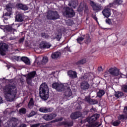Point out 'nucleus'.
Instances as JSON below:
<instances>
[{
	"instance_id": "nucleus-32",
	"label": "nucleus",
	"mask_w": 127,
	"mask_h": 127,
	"mask_svg": "<svg viewBox=\"0 0 127 127\" xmlns=\"http://www.w3.org/2000/svg\"><path fill=\"white\" fill-rule=\"evenodd\" d=\"M55 37L57 41H60V40L62 37V32L58 31L55 34Z\"/></svg>"
},
{
	"instance_id": "nucleus-25",
	"label": "nucleus",
	"mask_w": 127,
	"mask_h": 127,
	"mask_svg": "<svg viewBox=\"0 0 127 127\" xmlns=\"http://www.w3.org/2000/svg\"><path fill=\"white\" fill-rule=\"evenodd\" d=\"M13 7V4L11 3H8L5 5V9L7 11H10L12 12V8Z\"/></svg>"
},
{
	"instance_id": "nucleus-56",
	"label": "nucleus",
	"mask_w": 127,
	"mask_h": 127,
	"mask_svg": "<svg viewBox=\"0 0 127 127\" xmlns=\"http://www.w3.org/2000/svg\"><path fill=\"white\" fill-rule=\"evenodd\" d=\"M123 112L124 114H127V107L124 108Z\"/></svg>"
},
{
	"instance_id": "nucleus-50",
	"label": "nucleus",
	"mask_w": 127,
	"mask_h": 127,
	"mask_svg": "<svg viewBox=\"0 0 127 127\" xmlns=\"http://www.w3.org/2000/svg\"><path fill=\"white\" fill-rule=\"evenodd\" d=\"M5 52L4 51H3L2 50H0V55H1L2 56H5L6 54H5Z\"/></svg>"
},
{
	"instance_id": "nucleus-23",
	"label": "nucleus",
	"mask_w": 127,
	"mask_h": 127,
	"mask_svg": "<svg viewBox=\"0 0 127 127\" xmlns=\"http://www.w3.org/2000/svg\"><path fill=\"white\" fill-rule=\"evenodd\" d=\"M21 61L24 62L26 65H30V60L27 57H22L20 58Z\"/></svg>"
},
{
	"instance_id": "nucleus-15",
	"label": "nucleus",
	"mask_w": 127,
	"mask_h": 127,
	"mask_svg": "<svg viewBox=\"0 0 127 127\" xmlns=\"http://www.w3.org/2000/svg\"><path fill=\"white\" fill-rule=\"evenodd\" d=\"M111 9L109 8H104L102 11V13L105 16V17H106L107 18H109L110 16H111L112 13H111Z\"/></svg>"
},
{
	"instance_id": "nucleus-46",
	"label": "nucleus",
	"mask_w": 127,
	"mask_h": 127,
	"mask_svg": "<svg viewBox=\"0 0 127 127\" xmlns=\"http://www.w3.org/2000/svg\"><path fill=\"white\" fill-rule=\"evenodd\" d=\"M83 10H84V6L80 5L77 8V11H78V12H82Z\"/></svg>"
},
{
	"instance_id": "nucleus-19",
	"label": "nucleus",
	"mask_w": 127,
	"mask_h": 127,
	"mask_svg": "<svg viewBox=\"0 0 127 127\" xmlns=\"http://www.w3.org/2000/svg\"><path fill=\"white\" fill-rule=\"evenodd\" d=\"M80 117H81V113H80V112L72 113L70 115L71 120H77V119H78Z\"/></svg>"
},
{
	"instance_id": "nucleus-53",
	"label": "nucleus",
	"mask_w": 127,
	"mask_h": 127,
	"mask_svg": "<svg viewBox=\"0 0 127 127\" xmlns=\"http://www.w3.org/2000/svg\"><path fill=\"white\" fill-rule=\"evenodd\" d=\"M91 17H92L93 19H95L96 21H98V18L96 16V15L92 14L91 15Z\"/></svg>"
},
{
	"instance_id": "nucleus-20",
	"label": "nucleus",
	"mask_w": 127,
	"mask_h": 127,
	"mask_svg": "<svg viewBox=\"0 0 127 127\" xmlns=\"http://www.w3.org/2000/svg\"><path fill=\"white\" fill-rule=\"evenodd\" d=\"M0 50H2L3 51H7L8 50V45L5 43H0Z\"/></svg>"
},
{
	"instance_id": "nucleus-48",
	"label": "nucleus",
	"mask_w": 127,
	"mask_h": 127,
	"mask_svg": "<svg viewBox=\"0 0 127 127\" xmlns=\"http://www.w3.org/2000/svg\"><path fill=\"white\" fill-rule=\"evenodd\" d=\"M106 22L107 23V24L111 25L112 24V20H111V19L107 18L106 19Z\"/></svg>"
},
{
	"instance_id": "nucleus-12",
	"label": "nucleus",
	"mask_w": 127,
	"mask_h": 127,
	"mask_svg": "<svg viewBox=\"0 0 127 127\" xmlns=\"http://www.w3.org/2000/svg\"><path fill=\"white\" fill-rule=\"evenodd\" d=\"M24 20V14L21 12H18L15 16V21L17 22H22Z\"/></svg>"
},
{
	"instance_id": "nucleus-55",
	"label": "nucleus",
	"mask_w": 127,
	"mask_h": 127,
	"mask_svg": "<svg viewBox=\"0 0 127 127\" xmlns=\"http://www.w3.org/2000/svg\"><path fill=\"white\" fill-rule=\"evenodd\" d=\"M39 126H40V124L38 123V124L32 125L31 126V127H39Z\"/></svg>"
},
{
	"instance_id": "nucleus-33",
	"label": "nucleus",
	"mask_w": 127,
	"mask_h": 127,
	"mask_svg": "<svg viewBox=\"0 0 127 127\" xmlns=\"http://www.w3.org/2000/svg\"><path fill=\"white\" fill-rule=\"evenodd\" d=\"M97 97L98 98H102L104 95H105V90L100 89L99 92H97Z\"/></svg>"
},
{
	"instance_id": "nucleus-8",
	"label": "nucleus",
	"mask_w": 127,
	"mask_h": 127,
	"mask_svg": "<svg viewBox=\"0 0 127 127\" xmlns=\"http://www.w3.org/2000/svg\"><path fill=\"white\" fill-rule=\"evenodd\" d=\"M124 0H115L112 3H110L107 5L108 7H112L113 8H117L119 5L122 4Z\"/></svg>"
},
{
	"instance_id": "nucleus-2",
	"label": "nucleus",
	"mask_w": 127,
	"mask_h": 127,
	"mask_svg": "<svg viewBox=\"0 0 127 127\" xmlns=\"http://www.w3.org/2000/svg\"><path fill=\"white\" fill-rule=\"evenodd\" d=\"M39 96L42 100L46 101L49 98V88L46 83H42L39 88Z\"/></svg>"
},
{
	"instance_id": "nucleus-49",
	"label": "nucleus",
	"mask_w": 127,
	"mask_h": 127,
	"mask_svg": "<svg viewBox=\"0 0 127 127\" xmlns=\"http://www.w3.org/2000/svg\"><path fill=\"white\" fill-rule=\"evenodd\" d=\"M93 117H94V119H95V120H98V119H99V118H100V114H94Z\"/></svg>"
},
{
	"instance_id": "nucleus-14",
	"label": "nucleus",
	"mask_w": 127,
	"mask_h": 127,
	"mask_svg": "<svg viewBox=\"0 0 127 127\" xmlns=\"http://www.w3.org/2000/svg\"><path fill=\"white\" fill-rule=\"evenodd\" d=\"M67 75L69 78H70L71 79H76V78H78L77 72H76V71L69 70L67 71Z\"/></svg>"
},
{
	"instance_id": "nucleus-62",
	"label": "nucleus",
	"mask_w": 127,
	"mask_h": 127,
	"mask_svg": "<svg viewBox=\"0 0 127 127\" xmlns=\"http://www.w3.org/2000/svg\"><path fill=\"white\" fill-rule=\"evenodd\" d=\"M125 76H126V75H125V74H122L121 75V77H122V78H127V77H125Z\"/></svg>"
},
{
	"instance_id": "nucleus-58",
	"label": "nucleus",
	"mask_w": 127,
	"mask_h": 127,
	"mask_svg": "<svg viewBox=\"0 0 127 127\" xmlns=\"http://www.w3.org/2000/svg\"><path fill=\"white\" fill-rule=\"evenodd\" d=\"M40 127H48V125H41L40 126Z\"/></svg>"
},
{
	"instance_id": "nucleus-45",
	"label": "nucleus",
	"mask_w": 127,
	"mask_h": 127,
	"mask_svg": "<svg viewBox=\"0 0 127 127\" xmlns=\"http://www.w3.org/2000/svg\"><path fill=\"white\" fill-rule=\"evenodd\" d=\"M90 4L92 6L93 9H94V8L95 7V6L97 5V3H96L95 2H94V1L91 0L90 2Z\"/></svg>"
},
{
	"instance_id": "nucleus-54",
	"label": "nucleus",
	"mask_w": 127,
	"mask_h": 127,
	"mask_svg": "<svg viewBox=\"0 0 127 127\" xmlns=\"http://www.w3.org/2000/svg\"><path fill=\"white\" fill-rule=\"evenodd\" d=\"M24 39H25L24 37L20 38L18 41L19 43H23V42L24 41Z\"/></svg>"
},
{
	"instance_id": "nucleus-17",
	"label": "nucleus",
	"mask_w": 127,
	"mask_h": 127,
	"mask_svg": "<svg viewBox=\"0 0 127 127\" xmlns=\"http://www.w3.org/2000/svg\"><path fill=\"white\" fill-rule=\"evenodd\" d=\"M13 25H9L6 26L4 28V29H5V30H6L7 32L13 33L14 31H16V29L13 28Z\"/></svg>"
},
{
	"instance_id": "nucleus-63",
	"label": "nucleus",
	"mask_w": 127,
	"mask_h": 127,
	"mask_svg": "<svg viewBox=\"0 0 127 127\" xmlns=\"http://www.w3.org/2000/svg\"><path fill=\"white\" fill-rule=\"evenodd\" d=\"M14 38L12 37H10V40H14Z\"/></svg>"
},
{
	"instance_id": "nucleus-26",
	"label": "nucleus",
	"mask_w": 127,
	"mask_h": 127,
	"mask_svg": "<svg viewBox=\"0 0 127 127\" xmlns=\"http://www.w3.org/2000/svg\"><path fill=\"white\" fill-rule=\"evenodd\" d=\"M14 120L12 122L11 125H8V127H17L18 125V120L15 118H14Z\"/></svg>"
},
{
	"instance_id": "nucleus-61",
	"label": "nucleus",
	"mask_w": 127,
	"mask_h": 127,
	"mask_svg": "<svg viewBox=\"0 0 127 127\" xmlns=\"http://www.w3.org/2000/svg\"><path fill=\"white\" fill-rule=\"evenodd\" d=\"M2 103V98L0 96V104Z\"/></svg>"
},
{
	"instance_id": "nucleus-44",
	"label": "nucleus",
	"mask_w": 127,
	"mask_h": 127,
	"mask_svg": "<svg viewBox=\"0 0 127 127\" xmlns=\"http://www.w3.org/2000/svg\"><path fill=\"white\" fill-rule=\"evenodd\" d=\"M98 100L97 99H91L90 105H97Z\"/></svg>"
},
{
	"instance_id": "nucleus-4",
	"label": "nucleus",
	"mask_w": 127,
	"mask_h": 127,
	"mask_svg": "<svg viewBox=\"0 0 127 127\" xmlns=\"http://www.w3.org/2000/svg\"><path fill=\"white\" fill-rule=\"evenodd\" d=\"M47 19L56 20L60 18V15L57 11H50L47 15Z\"/></svg>"
},
{
	"instance_id": "nucleus-6",
	"label": "nucleus",
	"mask_w": 127,
	"mask_h": 127,
	"mask_svg": "<svg viewBox=\"0 0 127 127\" xmlns=\"http://www.w3.org/2000/svg\"><path fill=\"white\" fill-rule=\"evenodd\" d=\"M66 87L62 84H59L58 83H54L52 84V88L55 89L58 92H63V91H65Z\"/></svg>"
},
{
	"instance_id": "nucleus-5",
	"label": "nucleus",
	"mask_w": 127,
	"mask_h": 127,
	"mask_svg": "<svg viewBox=\"0 0 127 127\" xmlns=\"http://www.w3.org/2000/svg\"><path fill=\"white\" fill-rule=\"evenodd\" d=\"M36 75V71H31L27 74L26 82L29 86H32V79H33Z\"/></svg>"
},
{
	"instance_id": "nucleus-38",
	"label": "nucleus",
	"mask_w": 127,
	"mask_h": 127,
	"mask_svg": "<svg viewBox=\"0 0 127 127\" xmlns=\"http://www.w3.org/2000/svg\"><path fill=\"white\" fill-rule=\"evenodd\" d=\"M115 96L116 98L119 99L120 97H123V96H124V93L123 92L118 91V92L116 93Z\"/></svg>"
},
{
	"instance_id": "nucleus-28",
	"label": "nucleus",
	"mask_w": 127,
	"mask_h": 127,
	"mask_svg": "<svg viewBox=\"0 0 127 127\" xmlns=\"http://www.w3.org/2000/svg\"><path fill=\"white\" fill-rule=\"evenodd\" d=\"M118 119L119 121H121L122 122H125L127 120V115H125L124 114L119 115Z\"/></svg>"
},
{
	"instance_id": "nucleus-34",
	"label": "nucleus",
	"mask_w": 127,
	"mask_h": 127,
	"mask_svg": "<svg viewBox=\"0 0 127 127\" xmlns=\"http://www.w3.org/2000/svg\"><path fill=\"white\" fill-rule=\"evenodd\" d=\"M77 5L78 3L75 0H72L71 2H69L68 3V6H72V7H73V8H75V7H76V6H77Z\"/></svg>"
},
{
	"instance_id": "nucleus-52",
	"label": "nucleus",
	"mask_w": 127,
	"mask_h": 127,
	"mask_svg": "<svg viewBox=\"0 0 127 127\" xmlns=\"http://www.w3.org/2000/svg\"><path fill=\"white\" fill-rule=\"evenodd\" d=\"M83 10H84V12H88L89 11V8H88V6H84V9Z\"/></svg>"
},
{
	"instance_id": "nucleus-30",
	"label": "nucleus",
	"mask_w": 127,
	"mask_h": 127,
	"mask_svg": "<svg viewBox=\"0 0 127 127\" xmlns=\"http://www.w3.org/2000/svg\"><path fill=\"white\" fill-rule=\"evenodd\" d=\"M87 62V59H82L78 61L76 63V64L77 66H79L80 65H83L84 64H85V63H86Z\"/></svg>"
},
{
	"instance_id": "nucleus-21",
	"label": "nucleus",
	"mask_w": 127,
	"mask_h": 127,
	"mask_svg": "<svg viewBox=\"0 0 127 127\" xmlns=\"http://www.w3.org/2000/svg\"><path fill=\"white\" fill-rule=\"evenodd\" d=\"M16 7L17 8H19L20 9H22V10H28V7L26 6V5H24L22 3H17L16 4Z\"/></svg>"
},
{
	"instance_id": "nucleus-27",
	"label": "nucleus",
	"mask_w": 127,
	"mask_h": 127,
	"mask_svg": "<svg viewBox=\"0 0 127 127\" xmlns=\"http://www.w3.org/2000/svg\"><path fill=\"white\" fill-rule=\"evenodd\" d=\"M34 106H35L34 100L33 99V98H31L30 99L29 103H28V107L29 109H32V108H33Z\"/></svg>"
},
{
	"instance_id": "nucleus-43",
	"label": "nucleus",
	"mask_w": 127,
	"mask_h": 127,
	"mask_svg": "<svg viewBox=\"0 0 127 127\" xmlns=\"http://www.w3.org/2000/svg\"><path fill=\"white\" fill-rule=\"evenodd\" d=\"M39 111L41 113H47V108L45 107H41L39 108Z\"/></svg>"
},
{
	"instance_id": "nucleus-40",
	"label": "nucleus",
	"mask_w": 127,
	"mask_h": 127,
	"mask_svg": "<svg viewBox=\"0 0 127 127\" xmlns=\"http://www.w3.org/2000/svg\"><path fill=\"white\" fill-rule=\"evenodd\" d=\"M85 39V38L82 37H78V38L76 39V41L77 43L79 44H82V41H83Z\"/></svg>"
},
{
	"instance_id": "nucleus-22",
	"label": "nucleus",
	"mask_w": 127,
	"mask_h": 127,
	"mask_svg": "<svg viewBox=\"0 0 127 127\" xmlns=\"http://www.w3.org/2000/svg\"><path fill=\"white\" fill-rule=\"evenodd\" d=\"M61 56V53L60 52H56L52 53L51 57L52 59H58Z\"/></svg>"
},
{
	"instance_id": "nucleus-39",
	"label": "nucleus",
	"mask_w": 127,
	"mask_h": 127,
	"mask_svg": "<svg viewBox=\"0 0 127 127\" xmlns=\"http://www.w3.org/2000/svg\"><path fill=\"white\" fill-rule=\"evenodd\" d=\"M121 90L123 93H127V85L124 84L121 86Z\"/></svg>"
},
{
	"instance_id": "nucleus-3",
	"label": "nucleus",
	"mask_w": 127,
	"mask_h": 127,
	"mask_svg": "<svg viewBox=\"0 0 127 127\" xmlns=\"http://www.w3.org/2000/svg\"><path fill=\"white\" fill-rule=\"evenodd\" d=\"M63 13L66 17H73L75 16V11L69 7H64L63 8Z\"/></svg>"
},
{
	"instance_id": "nucleus-16",
	"label": "nucleus",
	"mask_w": 127,
	"mask_h": 127,
	"mask_svg": "<svg viewBox=\"0 0 127 127\" xmlns=\"http://www.w3.org/2000/svg\"><path fill=\"white\" fill-rule=\"evenodd\" d=\"M40 46L42 48H44L45 49H48L50 48L51 45L50 43L46 41H43L40 43Z\"/></svg>"
},
{
	"instance_id": "nucleus-47",
	"label": "nucleus",
	"mask_w": 127,
	"mask_h": 127,
	"mask_svg": "<svg viewBox=\"0 0 127 127\" xmlns=\"http://www.w3.org/2000/svg\"><path fill=\"white\" fill-rule=\"evenodd\" d=\"M62 121H63V118L62 117H61L58 119H56V120L53 121V123H57L58 122H62Z\"/></svg>"
},
{
	"instance_id": "nucleus-57",
	"label": "nucleus",
	"mask_w": 127,
	"mask_h": 127,
	"mask_svg": "<svg viewBox=\"0 0 127 127\" xmlns=\"http://www.w3.org/2000/svg\"><path fill=\"white\" fill-rule=\"evenodd\" d=\"M50 112H52L51 108H47V113H49Z\"/></svg>"
},
{
	"instance_id": "nucleus-42",
	"label": "nucleus",
	"mask_w": 127,
	"mask_h": 127,
	"mask_svg": "<svg viewBox=\"0 0 127 127\" xmlns=\"http://www.w3.org/2000/svg\"><path fill=\"white\" fill-rule=\"evenodd\" d=\"M37 114V112L32 110L29 114L28 115V118H31V117H33V116H35V115Z\"/></svg>"
},
{
	"instance_id": "nucleus-7",
	"label": "nucleus",
	"mask_w": 127,
	"mask_h": 127,
	"mask_svg": "<svg viewBox=\"0 0 127 127\" xmlns=\"http://www.w3.org/2000/svg\"><path fill=\"white\" fill-rule=\"evenodd\" d=\"M96 120L95 118L92 116L89 118L87 119V121L88 123V124L87 125V127H95L98 126V123L95 122Z\"/></svg>"
},
{
	"instance_id": "nucleus-51",
	"label": "nucleus",
	"mask_w": 127,
	"mask_h": 127,
	"mask_svg": "<svg viewBox=\"0 0 127 127\" xmlns=\"http://www.w3.org/2000/svg\"><path fill=\"white\" fill-rule=\"evenodd\" d=\"M91 100L92 99H91V98H89V97H86L85 98L86 102H87L88 104H90Z\"/></svg>"
},
{
	"instance_id": "nucleus-59",
	"label": "nucleus",
	"mask_w": 127,
	"mask_h": 127,
	"mask_svg": "<svg viewBox=\"0 0 127 127\" xmlns=\"http://www.w3.org/2000/svg\"><path fill=\"white\" fill-rule=\"evenodd\" d=\"M88 113H89V111H86L84 112V114L85 115H88Z\"/></svg>"
},
{
	"instance_id": "nucleus-35",
	"label": "nucleus",
	"mask_w": 127,
	"mask_h": 127,
	"mask_svg": "<svg viewBox=\"0 0 127 127\" xmlns=\"http://www.w3.org/2000/svg\"><path fill=\"white\" fill-rule=\"evenodd\" d=\"M41 37L44 38V39H48L49 38V35L47 33L42 32L40 34Z\"/></svg>"
},
{
	"instance_id": "nucleus-31",
	"label": "nucleus",
	"mask_w": 127,
	"mask_h": 127,
	"mask_svg": "<svg viewBox=\"0 0 127 127\" xmlns=\"http://www.w3.org/2000/svg\"><path fill=\"white\" fill-rule=\"evenodd\" d=\"M104 8L101 5H96L95 7L93 8V10L96 11V12H98V11H101V10H103Z\"/></svg>"
},
{
	"instance_id": "nucleus-1",
	"label": "nucleus",
	"mask_w": 127,
	"mask_h": 127,
	"mask_svg": "<svg viewBox=\"0 0 127 127\" xmlns=\"http://www.w3.org/2000/svg\"><path fill=\"white\" fill-rule=\"evenodd\" d=\"M4 95L6 98L8 99L10 96L13 98L16 97L17 94V89L15 85L12 84H8L5 86L3 88Z\"/></svg>"
},
{
	"instance_id": "nucleus-41",
	"label": "nucleus",
	"mask_w": 127,
	"mask_h": 127,
	"mask_svg": "<svg viewBox=\"0 0 127 127\" xmlns=\"http://www.w3.org/2000/svg\"><path fill=\"white\" fill-rule=\"evenodd\" d=\"M19 113L20 114H23V115H25L26 114V109L25 108H22L19 110Z\"/></svg>"
},
{
	"instance_id": "nucleus-24",
	"label": "nucleus",
	"mask_w": 127,
	"mask_h": 127,
	"mask_svg": "<svg viewBox=\"0 0 127 127\" xmlns=\"http://www.w3.org/2000/svg\"><path fill=\"white\" fill-rule=\"evenodd\" d=\"M62 126H64L65 127H73L74 123L73 122H62L61 123Z\"/></svg>"
},
{
	"instance_id": "nucleus-29",
	"label": "nucleus",
	"mask_w": 127,
	"mask_h": 127,
	"mask_svg": "<svg viewBox=\"0 0 127 127\" xmlns=\"http://www.w3.org/2000/svg\"><path fill=\"white\" fill-rule=\"evenodd\" d=\"M83 36L84 38H85L84 42L86 44H89V43H91V38H90V36H89V35H83Z\"/></svg>"
},
{
	"instance_id": "nucleus-9",
	"label": "nucleus",
	"mask_w": 127,
	"mask_h": 127,
	"mask_svg": "<svg viewBox=\"0 0 127 127\" xmlns=\"http://www.w3.org/2000/svg\"><path fill=\"white\" fill-rule=\"evenodd\" d=\"M64 90H65L63 95L64 98L68 99V98H70V97L72 96V91H71V89H70L69 87H66V89Z\"/></svg>"
},
{
	"instance_id": "nucleus-11",
	"label": "nucleus",
	"mask_w": 127,
	"mask_h": 127,
	"mask_svg": "<svg viewBox=\"0 0 127 127\" xmlns=\"http://www.w3.org/2000/svg\"><path fill=\"white\" fill-rule=\"evenodd\" d=\"M57 117V114L55 113H52L51 114H46L43 116L44 120L46 121H51V120H53V119H55Z\"/></svg>"
},
{
	"instance_id": "nucleus-37",
	"label": "nucleus",
	"mask_w": 127,
	"mask_h": 127,
	"mask_svg": "<svg viewBox=\"0 0 127 127\" xmlns=\"http://www.w3.org/2000/svg\"><path fill=\"white\" fill-rule=\"evenodd\" d=\"M121 124V121L119 120H117L114 122H112L111 123V125L113 126V127H119L120 125Z\"/></svg>"
},
{
	"instance_id": "nucleus-64",
	"label": "nucleus",
	"mask_w": 127,
	"mask_h": 127,
	"mask_svg": "<svg viewBox=\"0 0 127 127\" xmlns=\"http://www.w3.org/2000/svg\"><path fill=\"white\" fill-rule=\"evenodd\" d=\"M98 71H101V70H102V66L98 67Z\"/></svg>"
},
{
	"instance_id": "nucleus-36",
	"label": "nucleus",
	"mask_w": 127,
	"mask_h": 127,
	"mask_svg": "<svg viewBox=\"0 0 127 127\" xmlns=\"http://www.w3.org/2000/svg\"><path fill=\"white\" fill-rule=\"evenodd\" d=\"M47 62H48V58L47 57H44L40 64H42V65H45Z\"/></svg>"
},
{
	"instance_id": "nucleus-18",
	"label": "nucleus",
	"mask_w": 127,
	"mask_h": 127,
	"mask_svg": "<svg viewBox=\"0 0 127 127\" xmlns=\"http://www.w3.org/2000/svg\"><path fill=\"white\" fill-rule=\"evenodd\" d=\"M109 72L112 76H119V75H120V71L117 68H110L109 69Z\"/></svg>"
},
{
	"instance_id": "nucleus-13",
	"label": "nucleus",
	"mask_w": 127,
	"mask_h": 127,
	"mask_svg": "<svg viewBox=\"0 0 127 127\" xmlns=\"http://www.w3.org/2000/svg\"><path fill=\"white\" fill-rule=\"evenodd\" d=\"M11 15H12V12L7 11L6 12L3 13L2 18H3V20L7 21L11 17Z\"/></svg>"
},
{
	"instance_id": "nucleus-10",
	"label": "nucleus",
	"mask_w": 127,
	"mask_h": 127,
	"mask_svg": "<svg viewBox=\"0 0 127 127\" xmlns=\"http://www.w3.org/2000/svg\"><path fill=\"white\" fill-rule=\"evenodd\" d=\"M80 88L83 91H86L90 88V84L87 81H82L80 84Z\"/></svg>"
},
{
	"instance_id": "nucleus-60",
	"label": "nucleus",
	"mask_w": 127,
	"mask_h": 127,
	"mask_svg": "<svg viewBox=\"0 0 127 127\" xmlns=\"http://www.w3.org/2000/svg\"><path fill=\"white\" fill-rule=\"evenodd\" d=\"M3 27H4V25H0V29H3Z\"/></svg>"
}]
</instances>
